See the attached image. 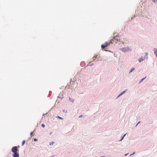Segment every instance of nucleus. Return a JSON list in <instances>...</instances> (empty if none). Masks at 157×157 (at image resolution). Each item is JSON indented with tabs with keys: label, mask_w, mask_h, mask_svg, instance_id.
Masks as SVG:
<instances>
[{
	"label": "nucleus",
	"mask_w": 157,
	"mask_h": 157,
	"mask_svg": "<svg viewBox=\"0 0 157 157\" xmlns=\"http://www.w3.org/2000/svg\"><path fill=\"white\" fill-rule=\"evenodd\" d=\"M146 77H145L144 78H143L142 79H141V80L139 82V83H140L141 82H142L144 80L145 78H146Z\"/></svg>",
	"instance_id": "4468645a"
},
{
	"label": "nucleus",
	"mask_w": 157,
	"mask_h": 157,
	"mask_svg": "<svg viewBox=\"0 0 157 157\" xmlns=\"http://www.w3.org/2000/svg\"><path fill=\"white\" fill-rule=\"evenodd\" d=\"M54 156V155H53V156H52L51 157H53Z\"/></svg>",
	"instance_id": "c9c22d12"
},
{
	"label": "nucleus",
	"mask_w": 157,
	"mask_h": 157,
	"mask_svg": "<svg viewBox=\"0 0 157 157\" xmlns=\"http://www.w3.org/2000/svg\"><path fill=\"white\" fill-rule=\"evenodd\" d=\"M144 59L142 57L140 58L139 59L138 61L140 63L142 61H143L144 60Z\"/></svg>",
	"instance_id": "6e6552de"
},
{
	"label": "nucleus",
	"mask_w": 157,
	"mask_h": 157,
	"mask_svg": "<svg viewBox=\"0 0 157 157\" xmlns=\"http://www.w3.org/2000/svg\"><path fill=\"white\" fill-rule=\"evenodd\" d=\"M56 117L59 119H61V120H63V118H62V117H59V116H57Z\"/></svg>",
	"instance_id": "f8f14e48"
},
{
	"label": "nucleus",
	"mask_w": 157,
	"mask_h": 157,
	"mask_svg": "<svg viewBox=\"0 0 157 157\" xmlns=\"http://www.w3.org/2000/svg\"><path fill=\"white\" fill-rule=\"evenodd\" d=\"M25 143V140H23L22 142V146H23Z\"/></svg>",
	"instance_id": "ddd939ff"
},
{
	"label": "nucleus",
	"mask_w": 157,
	"mask_h": 157,
	"mask_svg": "<svg viewBox=\"0 0 157 157\" xmlns=\"http://www.w3.org/2000/svg\"><path fill=\"white\" fill-rule=\"evenodd\" d=\"M126 134H124L123 136V137H124L126 135Z\"/></svg>",
	"instance_id": "7c9ffc66"
},
{
	"label": "nucleus",
	"mask_w": 157,
	"mask_h": 157,
	"mask_svg": "<svg viewBox=\"0 0 157 157\" xmlns=\"http://www.w3.org/2000/svg\"><path fill=\"white\" fill-rule=\"evenodd\" d=\"M52 132H50V133H49V135H52Z\"/></svg>",
	"instance_id": "473e14b6"
},
{
	"label": "nucleus",
	"mask_w": 157,
	"mask_h": 157,
	"mask_svg": "<svg viewBox=\"0 0 157 157\" xmlns=\"http://www.w3.org/2000/svg\"><path fill=\"white\" fill-rule=\"evenodd\" d=\"M69 100L72 103H73V102H74V99H73L72 98H70V97H69Z\"/></svg>",
	"instance_id": "1a4fd4ad"
},
{
	"label": "nucleus",
	"mask_w": 157,
	"mask_h": 157,
	"mask_svg": "<svg viewBox=\"0 0 157 157\" xmlns=\"http://www.w3.org/2000/svg\"><path fill=\"white\" fill-rule=\"evenodd\" d=\"M18 150L17 147L16 146L13 147L11 149V151L13 153L17 152Z\"/></svg>",
	"instance_id": "f03ea898"
},
{
	"label": "nucleus",
	"mask_w": 157,
	"mask_h": 157,
	"mask_svg": "<svg viewBox=\"0 0 157 157\" xmlns=\"http://www.w3.org/2000/svg\"><path fill=\"white\" fill-rule=\"evenodd\" d=\"M120 49L123 52H128L129 51H131L132 50V49H131L130 47L128 46L121 48Z\"/></svg>",
	"instance_id": "f257e3e1"
},
{
	"label": "nucleus",
	"mask_w": 157,
	"mask_h": 157,
	"mask_svg": "<svg viewBox=\"0 0 157 157\" xmlns=\"http://www.w3.org/2000/svg\"><path fill=\"white\" fill-rule=\"evenodd\" d=\"M124 137L122 136L121 137V139L120 140H119V141H120V142L121 141L124 139Z\"/></svg>",
	"instance_id": "f3484780"
},
{
	"label": "nucleus",
	"mask_w": 157,
	"mask_h": 157,
	"mask_svg": "<svg viewBox=\"0 0 157 157\" xmlns=\"http://www.w3.org/2000/svg\"><path fill=\"white\" fill-rule=\"evenodd\" d=\"M124 137L122 136L121 137V139L120 140H119V141H120V142L121 141L124 139Z\"/></svg>",
	"instance_id": "a211bd4d"
},
{
	"label": "nucleus",
	"mask_w": 157,
	"mask_h": 157,
	"mask_svg": "<svg viewBox=\"0 0 157 157\" xmlns=\"http://www.w3.org/2000/svg\"><path fill=\"white\" fill-rule=\"evenodd\" d=\"M124 137L122 136L121 137V139L120 140H119V141H120V142L121 141L124 139Z\"/></svg>",
	"instance_id": "6ab92c4d"
},
{
	"label": "nucleus",
	"mask_w": 157,
	"mask_h": 157,
	"mask_svg": "<svg viewBox=\"0 0 157 157\" xmlns=\"http://www.w3.org/2000/svg\"><path fill=\"white\" fill-rule=\"evenodd\" d=\"M93 61H91V62H90V63H89V65H89V66H92L93 65V63H92V62H93Z\"/></svg>",
	"instance_id": "9b49d317"
},
{
	"label": "nucleus",
	"mask_w": 157,
	"mask_h": 157,
	"mask_svg": "<svg viewBox=\"0 0 157 157\" xmlns=\"http://www.w3.org/2000/svg\"><path fill=\"white\" fill-rule=\"evenodd\" d=\"M57 98H59L61 99H62V98H63V97H59V96H58Z\"/></svg>",
	"instance_id": "5701e85b"
},
{
	"label": "nucleus",
	"mask_w": 157,
	"mask_h": 157,
	"mask_svg": "<svg viewBox=\"0 0 157 157\" xmlns=\"http://www.w3.org/2000/svg\"><path fill=\"white\" fill-rule=\"evenodd\" d=\"M13 157H19V155L18 153L16 152L13 153Z\"/></svg>",
	"instance_id": "20e7f679"
},
{
	"label": "nucleus",
	"mask_w": 157,
	"mask_h": 157,
	"mask_svg": "<svg viewBox=\"0 0 157 157\" xmlns=\"http://www.w3.org/2000/svg\"><path fill=\"white\" fill-rule=\"evenodd\" d=\"M125 92H126V91H123L121 93V95H122L123 94H124Z\"/></svg>",
	"instance_id": "dca6fc26"
},
{
	"label": "nucleus",
	"mask_w": 157,
	"mask_h": 157,
	"mask_svg": "<svg viewBox=\"0 0 157 157\" xmlns=\"http://www.w3.org/2000/svg\"><path fill=\"white\" fill-rule=\"evenodd\" d=\"M145 56H144V59H147L148 58V53H145Z\"/></svg>",
	"instance_id": "423d86ee"
},
{
	"label": "nucleus",
	"mask_w": 157,
	"mask_h": 157,
	"mask_svg": "<svg viewBox=\"0 0 157 157\" xmlns=\"http://www.w3.org/2000/svg\"><path fill=\"white\" fill-rule=\"evenodd\" d=\"M82 117V115H80L79 117V118H81V117Z\"/></svg>",
	"instance_id": "c756f323"
},
{
	"label": "nucleus",
	"mask_w": 157,
	"mask_h": 157,
	"mask_svg": "<svg viewBox=\"0 0 157 157\" xmlns=\"http://www.w3.org/2000/svg\"><path fill=\"white\" fill-rule=\"evenodd\" d=\"M134 69H135L134 68V67L132 68L131 69V70H130V71H129V73H130L132 72V71H133L134 70Z\"/></svg>",
	"instance_id": "9d476101"
},
{
	"label": "nucleus",
	"mask_w": 157,
	"mask_h": 157,
	"mask_svg": "<svg viewBox=\"0 0 157 157\" xmlns=\"http://www.w3.org/2000/svg\"><path fill=\"white\" fill-rule=\"evenodd\" d=\"M71 80H70L71 81V83H70L73 84H74V82L73 81H71Z\"/></svg>",
	"instance_id": "4be33fe9"
},
{
	"label": "nucleus",
	"mask_w": 157,
	"mask_h": 157,
	"mask_svg": "<svg viewBox=\"0 0 157 157\" xmlns=\"http://www.w3.org/2000/svg\"><path fill=\"white\" fill-rule=\"evenodd\" d=\"M108 44L107 42H106L105 44H102L101 45V47L102 48H105L106 47L108 46Z\"/></svg>",
	"instance_id": "7ed1b4c3"
},
{
	"label": "nucleus",
	"mask_w": 157,
	"mask_h": 157,
	"mask_svg": "<svg viewBox=\"0 0 157 157\" xmlns=\"http://www.w3.org/2000/svg\"><path fill=\"white\" fill-rule=\"evenodd\" d=\"M33 132H31V133H30V135L32 136L33 135Z\"/></svg>",
	"instance_id": "b1692460"
},
{
	"label": "nucleus",
	"mask_w": 157,
	"mask_h": 157,
	"mask_svg": "<svg viewBox=\"0 0 157 157\" xmlns=\"http://www.w3.org/2000/svg\"><path fill=\"white\" fill-rule=\"evenodd\" d=\"M41 126L43 128H44L45 126L44 124H41Z\"/></svg>",
	"instance_id": "412c9836"
},
{
	"label": "nucleus",
	"mask_w": 157,
	"mask_h": 157,
	"mask_svg": "<svg viewBox=\"0 0 157 157\" xmlns=\"http://www.w3.org/2000/svg\"><path fill=\"white\" fill-rule=\"evenodd\" d=\"M128 153L126 154H125V155H124V156H127V155H128Z\"/></svg>",
	"instance_id": "2f4dec72"
},
{
	"label": "nucleus",
	"mask_w": 157,
	"mask_h": 157,
	"mask_svg": "<svg viewBox=\"0 0 157 157\" xmlns=\"http://www.w3.org/2000/svg\"><path fill=\"white\" fill-rule=\"evenodd\" d=\"M115 33H114V34H113V35H115Z\"/></svg>",
	"instance_id": "e433bc0d"
},
{
	"label": "nucleus",
	"mask_w": 157,
	"mask_h": 157,
	"mask_svg": "<svg viewBox=\"0 0 157 157\" xmlns=\"http://www.w3.org/2000/svg\"><path fill=\"white\" fill-rule=\"evenodd\" d=\"M65 110H63V112H65Z\"/></svg>",
	"instance_id": "f704fd0d"
},
{
	"label": "nucleus",
	"mask_w": 157,
	"mask_h": 157,
	"mask_svg": "<svg viewBox=\"0 0 157 157\" xmlns=\"http://www.w3.org/2000/svg\"><path fill=\"white\" fill-rule=\"evenodd\" d=\"M154 54L155 55L156 57H157V48H155L154 49Z\"/></svg>",
	"instance_id": "39448f33"
},
{
	"label": "nucleus",
	"mask_w": 157,
	"mask_h": 157,
	"mask_svg": "<svg viewBox=\"0 0 157 157\" xmlns=\"http://www.w3.org/2000/svg\"><path fill=\"white\" fill-rule=\"evenodd\" d=\"M97 58V59H100V57L99 56H98V55H96V56H94L93 58ZM95 59L94 60V61H95Z\"/></svg>",
	"instance_id": "0eeeda50"
},
{
	"label": "nucleus",
	"mask_w": 157,
	"mask_h": 157,
	"mask_svg": "<svg viewBox=\"0 0 157 157\" xmlns=\"http://www.w3.org/2000/svg\"><path fill=\"white\" fill-rule=\"evenodd\" d=\"M44 115H45L44 114H44H43V115H42V116H44Z\"/></svg>",
	"instance_id": "72a5a7b5"
},
{
	"label": "nucleus",
	"mask_w": 157,
	"mask_h": 157,
	"mask_svg": "<svg viewBox=\"0 0 157 157\" xmlns=\"http://www.w3.org/2000/svg\"><path fill=\"white\" fill-rule=\"evenodd\" d=\"M34 141H37V139L36 138H35L34 139Z\"/></svg>",
	"instance_id": "a878e982"
},
{
	"label": "nucleus",
	"mask_w": 157,
	"mask_h": 157,
	"mask_svg": "<svg viewBox=\"0 0 157 157\" xmlns=\"http://www.w3.org/2000/svg\"><path fill=\"white\" fill-rule=\"evenodd\" d=\"M121 95H122L121 94H120L117 97V98H118V97H120V96H121Z\"/></svg>",
	"instance_id": "c85d7f7f"
},
{
	"label": "nucleus",
	"mask_w": 157,
	"mask_h": 157,
	"mask_svg": "<svg viewBox=\"0 0 157 157\" xmlns=\"http://www.w3.org/2000/svg\"><path fill=\"white\" fill-rule=\"evenodd\" d=\"M153 1L155 3L157 2V0H153Z\"/></svg>",
	"instance_id": "393cba45"
},
{
	"label": "nucleus",
	"mask_w": 157,
	"mask_h": 157,
	"mask_svg": "<svg viewBox=\"0 0 157 157\" xmlns=\"http://www.w3.org/2000/svg\"><path fill=\"white\" fill-rule=\"evenodd\" d=\"M135 153V152H134L132 154H131L129 155V156H131V155H133V154H134Z\"/></svg>",
	"instance_id": "cd10ccee"
},
{
	"label": "nucleus",
	"mask_w": 157,
	"mask_h": 157,
	"mask_svg": "<svg viewBox=\"0 0 157 157\" xmlns=\"http://www.w3.org/2000/svg\"><path fill=\"white\" fill-rule=\"evenodd\" d=\"M50 92H51V91H49V93H50Z\"/></svg>",
	"instance_id": "4c0bfd02"
},
{
	"label": "nucleus",
	"mask_w": 157,
	"mask_h": 157,
	"mask_svg": "<svg viewBox=\"0 0 157 157\" xmlns=\"http://www.w3.org/2000/svg\"><path fill=\"white\" fill-rule=\"evenodd\" d=\"M114 40H116L117 41H118L119 40L117 39V38H116L115 37H114Z\"/></svg>",
	"instance_id": "2eb2a0df"
},
{
	"label": "nucleus",
	"mask_w": 157,
	"mask_h": 157,
	"mask_svg": "<svg viewBox=\"0 0 157 157\" xmlns=\"http://www.w3.org/2000/svg\"><path fill=\"white\" fill-rule=\"evenodd\" d=\"M140 122V121H139L136 124V127L137 125Z\"/></svg>",
	"instance_id": "bb28decb"
},
{
	"label": "nucleus",
	"mask_w": 157,
	"mask_h": 157,
	"mask_svg": "<svg viewBox=\"0 0 157 157\" xmlns=\"http://www.w3.org/2000/svg\"><path fill=\"white\" fill-rule=\"evenodd\" d=\"M54 143V142H51V143H50V145L51 146Z\"/></svg>",
	"instance_id": "aec40b11"
},
{
	"label": "nucleus",
	"mask_w": 157,
	"mask_h": 157,
	"mask_svg": "<svg viewBox=\"0 0 157 157\" xmlns=\"http://www.w3.org/2000/svg\"><path fill=\"white\" fill-rule=\"evenodd\" d=\"M133 18H132L131 19V20H132V19Z\"/></svg>",
	"instance_id": "58836bf2"
}]
</instances>
